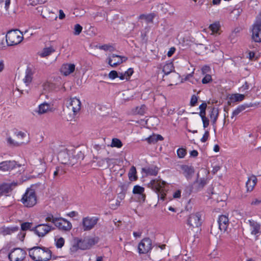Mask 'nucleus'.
<instances>
[{"label": "nucleus", "instance_id": "f257e3e1", "mask_svg": "<svg viewBox=\"0 0 261 261\" xmlns=\"http://www.w3.org/2000/svg\"><path fill=\"white\" fill-rule=\"evenodd\" d=\"M29 254L35 261H47L51 257V251L45 247H34L29 249Z\"/></svg>", "mask_w": 261, "mask_h": 261}, {"label": "nucleus", "instance_id": "f03ea898", "mask_svg": "<svg viewBox=\"0 0 261 261\" xmlns=\"http://www.w3.org/2000/svg\"><path fill=\"white\" fill-rule=\"evenodd\" d=\"M166 184V182L161 179H154L151 180L148 186L158 194L159 199L163 201L166 196L164 190V186Z\"/></svg>", "mask_w": 261, "mask_h": 261}, {"label": "nucleus", "instance_id": "7ed1b4c3", "mask_svg": "<svg viewBox=\"0 0 261 261\" xmlns=\"http://www.w3.org/2000/svg\"><path fill=\"white\" fill-rule=\"evenodd\" d=\"M37 196L34 189L28 188L23 195L21 202L24 206L32 207L36 204Z\"/></svg>", "mask_w": 261, "mask_h": 261}, {"label": "nucleus", "instance_id": "20e7f679", "mask_svg": "<svg viewBox=\"0 0 261 261\" xmlns=\"http://www.w3.org/2000/svg\"><path fill=\"white\" fill-rule=\"evenodd\" d=\"M23 39L22 33L18 30L9 31L6 36L7 45L13 46L20 43Z\"/></svg>", "mask_w": 261, "mask_h": 261}, {"label": "nucleus", "instance_id": "39448f33", "mask_svg": "<svg viewBox=\"0 0 261 261\" xmlns=\"http://www.w3.org/2000/svg\"><path fill=\"white\" fill-rule=\"evenodd\" d=\"M99 218L96 216H87L83 217L80 224L81 229L84 231H90L96 226Z\"/></svg>", "mask_w": 261, "mask_h": 261}, {"label": "nucleus", "instance_id": "423d86ee", "mask_svg": "<svg viewBox=\"0 0 261 261\" xmlns=\"http://www.w3.org/2000/svg\"><path fill=\"white\" fill-rule=\"evenodd\" d=\"M54 229L55 228L49 224L42 223L37 225L31 230L39 237L42 238Z\"/></svg>", "mask_w": 261, "mask_h": 261}, {"label": "nucleus", "instance_id": "0eeeda50", "mask_svg": "<svg viewBox=\"0 0 261 261\" xmlns=\"http://www.w3.org/2000/svg\"><path fill=\"white\" fill-rule=\"evenodd\" d=\"M201 215L200 213L191 214L187 220L189 229L193 230L199 228L201 225Z\"/></svg>", "mask_w": 261, "mask_h": 261}, {"label": "nucleus", "instance_id": "6e6552de", "mask_svg": "<svg viewBox=\"0 0 261 261\" xmlns=\"http://www.w3.org/2000/svg\"><path fill=\"white\" fill-rule=\"evenodd\" d=\"M97 241L98 239L95 238H86L83 240H79L75 245V251H76L78 248L82 250L89 249Z\"/></svg>", "mask_w": 261, "mask_h": 261}, {"label": "nucleus", "instance_id": "1a4fd4ad", "mask_svg": "<svg viewBox=\"0 0 261 261\" xmlns=\"http://www.w3.org/2000/svg\"><path fill=\"white\" fill-rule=\"evenodd\" d=\"M25 251L20 248L13 249L9 254V258L11 261H22L25 258Z\"/></svg>", "mask_w": 261, "mask_h": 261}, {"label": "nucleus", "instance_id": "9d476101", "mask_svg": "<svg viewBox=\"0 0 261 261\" xmlns=\"http://www.w3.org/2000/svg\"><path fill=\"white\" fill-rule=\"evenodd\" d=\"M66 105L69 111L73 112V115H75L80 111L81 108V102L79 99L76 97L71 98L66 101Z\"/></svg>", "mask_w": 261, "mask_h": 261}, {"label": "nucleus", "instance_id": "9b49d317", "mask_svg": "<svg viewBox=\"0 0 261 261\" xmlns=\"http://www.w3.org/2000/svg\"><path fill=\"white\" fill-rule=\"evenodd\" d=\"M152 248L151 240L148 238H144L138 245V251L140 254H145L149 252Z\"/></svg>", "mask_w": 261, "mask_h": 261}, {"label": "nucleus", "instance_id": "f8f14e48", "mask_svg": "<svg viewBox=\"0 0 261 261\" xmlns=\"http://www.w3.org/2000/svg\"><path fill=\"white\" fill-rule=\"evenodd\" d=\"M20 166L14 161H6L0 163V171L3 172L9 171Z\"/></svg>", "mask_w": 261, "mask_h": 261}, {"label": "nucleus", "instance_id": "ddd939ff", "mask_svg": "<svg viewBox=\"0 0 261 261\" xmlns=\"http://www.w3.org/2000/svg\"><path fill=\"white\" fill-rule=\"evenodd\" d=\"M54 225L59 229L64 231H69L72 227L71 223L64 219L58 218Z\"/></svg>", "mask_w": 261, "mask_h": 261}, {"label": "nucleus", "instance_id": "4468645a", "mask_svg": "<svg viewBox=\"0 0 261 261\" xmlns=\"http://www.w3.org/2000/svg\"><path fill=\"white\" fill-rule=\"evenodd\" d=\"M71 151V156L70 165L72 166L77 163L79 161H81L84 158V154L82 151L75 149Z\"/></svg>", "mask_w": 261, "mask_h": 261}, {"label": "nucleus", "instance_id": "2eb2a0df", "mask_svg": "<svg viewBox=\"0 0 261 261\" xmlns=\"http://www.w3.org/2000/svg\"><path fill=\"white\" fill-rule=\"evenodd\" d=\"M144 188L139 185H136L134 187L133 193L134 195H137V198L139 201L144 202L146 198V195L144 193Z\"/></svg>", "mask_w": 261, "mask_h": 261}, {"label": "nucleus", "instance_id": "dca6fc26", "mask_svg": "<svg viewBox=\"0 0 261 261\" xmlns=\"http://www.w3.org/2000/svg\"><path fill=\"white\" fill-rule=\"evenodd\" d=\"M180 169L182 174L188 180L190 179L192 177L195 172L193 167L187 165H181Z\"/></svg>", "mask_w": 261, "mask_h": 261}, {"label": "nucleus", "instance_id": "f3484780", "mask_svg": "<svg viewBox=\"0 0 261 261\" xmlns=\"http://www.w3.org/2000/svg\"><path fill=\"white\" fill-rule=\"evenodd\" d=\"M71 154L70 150L61 151L58 154V160L62 164L70 165Z\"/></svg>", "mask_w": 261, "mask_h": 261}, {"label": "nucleus", "instance_id": "a211bd4d", "mask_svg": "<svg viewBox=\"0 0 261 261\" xmlns=\"http://www.w3.org/2000/svg\"><path fill=\"white\" fill-rule=\"evenodd\" d=\"M126 60L127 58L125 57H121L113 54L109 58V64L112 67H115L122 63L123 61H125Z\"/></svg>", "mask_w": 261, "mask_h": 261}, {"label": "nucleus", "instance_id": "6ab92c4d", "mask_svg": "<svg viewBox=\"0 0 261 261\" xmlns=\"http://www.w3.org/2000/svg\"><path fill=\"white\" fill-rule=\"evenodd\" d=\"M218 224L220 230L221 231H225L229 225V220L226 215H221L218 219Z\"/></svg>", "mask_w": 261, "mask_h": 261}, {"label": "nucleus", "instance_id": "aec40b11", "mask_svg": "<svg viewBox=\"0 0 261 261\" xmlns=\"http://www.w3.org/2000/svg\"><path fill=\"white\" fill-rule=\"evenodd\" d=\"M252 38L256 42H261V25H253Z\"/></svg>", "mask_w": 261, "mask_h": 261}, {"label": "nucleus", "instance_id": "412c9836", "mask_svg": "<svg viewBox=\"0 0 261 261\" xmlns=\"http://www.w3.org/2000/svg\"><path fill=\"white\" fill-rule=\"evenodd\" d=\"M34 74V71L32 67H28L25 71V76L23 79V81L25 86L27 87L31 83L33 76Z\"/></svg>", "mask_w": 261, "mask_h": 261}, {"label": "nucleus", "instance_id": "4be33fe9", "mask_svg": "<svg viewBox=\"0 0 261 261\" xmlns=\"http://www.w3.org/2000/svg\"><path fill=\"white\" fill-rule=\"evenodd\" d=\"M75 70V65L73 64H64L60 69L61 72L64 75L67 76L72 73Z\"/></svg>", "mask_w": 261, "mask_h": 261}, {"label": "nucleus", "instance_id": "5701e85b", "mask_svg": "<svg viewBox=\"0 0 261 261\" xmlns=\"http://www.w3.org/2000/svg\"><path fill=\"white\" fill-rule=\"evenodd\" d=\"M257 181V179L256 176L252 175L250 176H249L246 183L247 191L248 192L252 191L254 189L255 185H256Z\"/></svg>", "mask_w": 261, "mask_h": 261}, {"label": "nucleus", "instance_id": "b1692460", "mask_svg": "<svg viewBox=\"0 0 261 261\" xmlns=\"http://www.w3.org/2000/svg\"><path fill=\"white\" fill-rule=\"evenodd\" d=\"M19 230L18 226L5 227L3 226L0 228V233L3 236L10 235L17 232Z\"/></svg>", "mask_w": 261, "mask_h": 261}, {"label": "nucleus", "instance_id": "393cba45", "mask_svg": "<svg viewBox=\"0 0 261 261\" xmlns=\"http://www.w3.org/2000/svg\"><path fill=\"white\" fill-rule=\"evenodd\" d=\"M250 230L252 234L255 235L260 232V226L254 220H249Z\"/></svg>", "mask_w": 261, "mask_h": 261}, {"label": "nucleus", "instance_id": "a878e982", "mask_svg": "<svg viewBox=\"0 0 261 261\" xmlns=\"http://www.w3.org/2000/svg\"><path fill=\"white\" fill-rule=\"evenodd\" d=\"M219 115V110L217 108H213L210 113V117L212 122V124L214 125L217 121Z\"/></svg>", "mask_w": 261, "mask_h": 261}, {"label": "nucleus", "instance_id": "bb28decb", "mask_svg": "<svg viewBox=\"0 0 261 261\" xmlns=\"http://www.w3.org/2000/svg\"><path fill=\"white\" fill-rule=\"evenodd\" d=\"M163 140V137L160 135L153 134L150 136L149 137L145 139L149 144H155L158 141H162Z\"/></svg>", "mask_w": 261, "mask_h": 261}, {"label": "nucleus", "instance_id": "cd10ccee", "mask_svg": "<svg viewBox=\"0 0 261 261\" xmlns=\"http://www.w3.org/2000/svg\"><path fill=\"white\" fill-rule=\"evenodd\" d=\"M50 110V106L47 103H43L38 107L37 112L39 114L46 113Z\"/></svg>", "mask_w": 261, "mask_h": 261}, {"label": "nucleus", "instance_id": "c85d7f7f", "mask_svg": "<svg viewBox=\"0 0 261 261\" xmlns=\"http://www.w3.org/2000/svg\"><path fill=\"white\" fill-rule=\"evenodd\" d=\"M174 67L172 62H168L163 66V71L165 74L167 75L174 71Z\"/></svg>", "mask_w": 261, "mask_h": 261}, {"label": "nucleus", "instance_id": "c756f323", "mask_svg": "<svg viewBox=\"0 0 261 261\" xmlns=\"http://www.w3.org/2000/svg\"><path fill=\"white\" fill-rule=\"evenodd\" d=\"M11 185L4 184L0 186V195H5L9 193L12 191Z\"/></svg>", "mask_w": 261, "mask_h": 261}, {"label": "nucleus", "instance_id": "7c9ffc66", "mask_svg": "<svg viewBox=\"0 0 261 261\" xmlns=\"http://www.w3.org/2000/svg\"><path fill=\"white\" fill-rule=\"evenodd\" d=\"M129 179L131 181H135L137 179V171L134 166L131 167L128 174Z\"/></svg>", "mask_w": 261, "mask_h": 261}, {"label": "nucleus", "instance_id": "2f4dec72", "mask_svg": "<svg viewBox=\"0 0 261 261\" xmlns=\"http://www.w3.org/2000/svg\"><path fill=\"white\" fill-rule=\"evenodd\" d=\"M144 170L148 175L156 176L158 173L159 168L157 167H152L145 169Z\"/></svg>", "mask_w": 261, "mask_h": 261}, {"label": "nucleus", "instance_id": "473e14b6", "mask_svg": "<svg viewBox=\"0 0 261 261\" xmlns=\"http://www.w3.org/2000/svg\"><path fill=\"white\" fill-rule=\"evenodd\" d=\"M244 98L245 95L244 94L236 93L232 94L230 97V99L233 101H241Z\"/></svg>", "mask_w": 261, "mask_h": 261}, {"label": "nucleus", "instance_id": "72a5a7b5", "mask_svg": "<svg viewBox=\"0 0 261 261\" xmlns=\"http://www.w3.org/2000/svg\"><path fill=\"white\" fill-rule=\"evenodd\" d=\"M54 51H55L54 49L51 47L45 48L39 54V55L41 57H46L49 56V55H50Z\"/></svg>", "mask_w": 261, "mask_h": 261}, {"label": "nucleus", "instance_id": "f704fd0d", "mask_svg": "<svg viewBox=\"0 0 261 261\" xmlns=\"http://www.w3.org/2000/svg\"><path fill=\"white\" fill-rule=\"evenodd\" d=\"M126 193L125 192H119L117 194V197L116 202V206L117 207L120 205L121 202L124 199L125 197Z\"/></svg>", "mask_w": 261, "mask_h": 261}, {"label": "nucleus", "instance_id": "c9c22d12", "mask_svg": "<svg viewBox=\"0 0 261 261\" xmlns=\"http://www.w3.org/2000/svg\"><path fill=\"white\" fill-rule=\"evenodd\" d=\"M146 111V107L145 105H141L140 107H137L135 109L134 113L135 114L143 115L145 114Z\"/></svg>", "mask_w": 261, "mask_h": 261}, {"label": "nucleus", "instance_id": "e433bc0d", "mask_svg": "<svg viewBox=\"0 0 261 261\" xmlns=\"http://www.w3.org/2000/svg\"><path fill=\"white\" fill-rule=\"evenodd\" d=\"M17 141H24L25 143H27L28 142V140L27 139H25V140H23L24 139L27 138V135L25 133L19 132H18L17 135Z\"/></svg>", "mask_w": 261, "mask_h": 261}, {"label": "nucleus", "instance_id": "4c0bfd02", "mask_svg": "<svg viewBox=\"0 0 261 261\" xmlns=\"http://www.w3.org/2000/svg\"><path fill=\"white\" fill-rule=\"evenodd\" d=\"M58 218L54 217L53 215L50 213H47L45 216V220L47 222H51L54 224L57 221Z\"/></svg>", "mask_w": 261, "mask_h": 261}, {"label": "nucleus", "instance_id": "58836bf2", "mask_svg": "<svg viewBox=\"0 0 261 261\" xmlns=\"http://www.w3.org/2000/svg\"><path fill=\"white\" fill-rule=\"evenodd\" d=\"M111 146L113 147L120 148L122 146V143L119 139L114 138L112 141Z\"/></svg>", "mask_w": 261, "mask_h": 261}, {"label": "nucleus", "instance_id": "ea45409f", "mask_svg": "<svg viewBox=\"0 0 261 261\" xmlns=\"http://www.w3.org/2000/svg\"><path fill=\"white\" fill-rule=\"evenodd\" d=\"M129 184L127 182H121L118 186V189L120 190L119 192L126 193Z\"/></svg>", "mask_w": 261, "mask_h": 261}, {"label": "nucleus", "instance_id": "a19ab883", "mask_svg": "<svg viewBox=\"0 0 261 261\" xmlns=\"http://www.w3.org/2000/svg\"><path fill=\"white\" fill-rule=\"evenodd\" d=\"M247 57L251 61H255L258 59V56L254 51H249Z\"/></svg>", "mask_w": 261, "mask_h": 261}, {"label": "nucleus", "instance_id": "79ce46f5", "mask_svg": "<svg viewBox=\"0 0 261 261\" xmlns=\"http://www.w3.org/2000/svg\"><path fill=\"white\" fill-rule=\"evenodd\" d=\"M7 141H8V143L10 144V145H14V146H19L20 145H21L22 144H25V142L24 141H14L12 138H8L7 139Z\"/></svg>", "mask_w": 261, "mask_h": 261}, {"label": "nucleus", "instance_id": "37998d69", "mask_svg": "<svg viewBox=\"0 0 261 261\" xmlns=\"http://www.w3.org/2000/svg\"><path fill=\"white\" fill-rule=\"evenodd\" d=\"M139 18L141 19H145L148 22H151L153 21V16L152 15H144L142 14L139 16Z\"/></svg>", "mask_w": 261, "mask_h": 261}, {"label": "nucleus", "instance_id": "c03bdc74", "mask_svg": "<svg viewBox=\"0 0 261 261\" xmlns=\"http://www.w3.org/2000/svg\"><path fill=\"white\" fill-rule=\"evenodd\" d=\"M242 12L241 10L239 9H234L231 11L230 14L231 15V17L234 19H237L239 16L240 15Z\"/></svg>", "mask_w": 261, "mask_h": 261}, {"label": "nucleus", "instance_id": "a18cd8bd", "mask_svg": "<svg viewBox=\"0 0 261 261\" xmlns=\"http://www.w3.org/2000/svg\"><path fill=\"white\" fill-rule=\"evenodd\" d=\"M83 30L82 27L79 24H76L74 27L73 34L74 35H79Z\"/></svg>", "mask_w": 261, "mask_h": 261}, {"label": "nucleus", "instance_id": "49530a36", "mask_svg": "<svg viewBox=\"0 0 261 261\" xmlns=\"http://www.w3.org/2000/svg\"><path fill=\"white\" fill-rule=\"evenodd\" d=\"M209 28L213 33H217L219 29V24L217 23H213L210 25Z\"/></svg>", "mask_w": 261, "mask_h": 261}, {"label": "nucleus", "instance_id": "de8ad7c7", "mask_svg": "<svg viewBox=\"0 0 261 261\" xmlns=\"http://www.w3.org/2000/svg\"><path fill=\"white\" fill-rule=\"evenodd\" d=\"M186 150L181 148H179L177 150V156H178V158H183L185 157V155L186 154Z\"/></svg>", "mask_w": 261, "mask_h": 261}, {"label": "nucleus", "instance_id": "09e8293b", "mask_svg": "<svg viewBox=\"0 0 261 261\" xmlns=\"http://www.w3.org/2000/svg\"><path fill=\"white\" fill-rule=\"evenodd\" d=\"M32 225V223H29V222L22 223L21 224V230H22L23 231L27 230L28 229H30Z\"/></svg>", "mask_w": 261, "mask_h": 261}, {"label": "nucleus", "instance_id": "8fccbe9b", "mask_svg": "<svg viewBox=\"0 0 261 261\" xmlns=\"http://www.w3.org/2000/svg\"><path fill=\"white\" fill-rule=\"evenodd\" d=\"M109 161V159H99L97 162V165L99 167H106V162L108 163Z\"/></svg>", "mask_w": 261, "mask_h": 261}, {"label": "nucleus", "instance_id": "3c124183", "mask_svg": "<svg viewBox=\"0 0 261 261\" xmlns=\"http://www.w3.org/2000/svg\"><path fill=\"white\" fill-rule=\"evenodd\" d=\"M64 239L63 238H60L56 240V245L57 248H61L64 244Z\"/></svg>", "mask_w": 261, "mask_h": 261}, {"label": "nucleus", "instance_id": "603ef678", "mask_svg": "<svg viewBox=\"0 0 261 261\" xmlns=\"http://www.w3.org/2000/svg\"><path fill=\"white\" fill-rule=\"evenodd\" d=\"M212 81V76L210 74H206L202 80V83L203 84H206Z\"/></svg>", "mask_w": 261, "mask_h": 261}, {"label": "nucleus", "instance_id": "864d4df0", "mask_svg": "<svg viewBox=\"0 0 261 261\" xmlns=\"http://www.w3.org/2000/svg\"><path fill=\"white\" fill-rule=\"evenodd\" d=\"M196 182L198 184V189H202L206 184V180L204 178H200Z\"/></svg>", "mask_w": 261, "mask_h": 261}, {"label": "nucleus", "instance_id": "5fc2aeb1", "mask_svg": "<svg viewBox=\"0 0 261 261\" xmlns=\"http://www.w3.org/2000/svg\"><path fill=\"white\" fill-rule=\"evenodd\" d=\"M133 72L134 70L133 68H130L128 69L124 73H123L126 77V80H128L129 79L130 76L133 74Z\"/></svg>", "mask_w": 261, "mask_h": 261}, {"label": "nucleus", "instance_id": "6e6d98bb", "mask_svg": "<svg viewBox=\"0 0 261 261\" xmlns=\"http://www.w3.org/2000/svg\"><path fill=\"white\" fill-rule=\"evenodd\" d=\"M198 97L195 95H193L190 100V105L193 107L196 105L197 102Z\"/></svg>", "mask_w": 261, "mask_h": 261}, {"label": "nucleus", "instance_id": "4d7b16f0", "mask_svg": "<svg viewBox=\"0 0 261 261\" xmlns=\"http://www.w3.org/2000/svg\"><path fill=\"white\" fill-rule=\"evenodd\" d=\"M118 76V73L116 71L112 70L109 74L110 79H114Z\"/></svg>", "mask_w": 261, "mask_h": 261}, {"label": "nucleus", "instance_id": "13d9d810", "mask_svg": "<svg viewBox=\"0 0 261 261\" xmlns=\"http://www.w3.org/2000/svg\"><path fill=\"white\" fill-rule=\"evenodd\" d=\"M252 106V105L244 104L238 107L239 110L241 112L245 110L246 108H249Z\"/></svg>", "mask_w": 261, "mask_h": 261}, {"label": "nucleus", "instance_id": "bf43d9fd", "mask_svg": "<svg viewBox=\"0 0 261 261\" xmlns=\"http://www.w3.org/2000/svg\"><path fill=\"white\" fill-rule=\"evenodd\" d=\"M99 48L100 49L106 50V51L109 50H112L113 47L111 45L106 44V45H103L99 46Z\"/></svg>", "mask_w": 261, "mask_h": 261}, {"label": "nucleus", "instance_id": "052dcab7", "mask_svg": "<svg viewBox=\"0 0 261 261\" xmlns=\"http://www.w3.org/2000/svg\"><path fill=\"white\" fill-rule=\"evenodd\" d=\"M249 89V84L247 82H245V83L240 88V90L242 92H243L245 90H247Z\"/></svg>", "mask_w": 261, "mask_h": 261}, {"label": "nucleus", "instance_id": "680f3d73", "mask_svg": "<svg viewBox=\"0 0 261 261\" xmlns=\"http://www.w3.org/2000/svg\"><path fill=\"white\" fill-rule=\"evenodd\" d=\"M209 137V132L207 130L205 132L204 135H203V137L201 139V141L202 142H205L207 141L208 139V138Z\"/></svg>", "mask_w": 261, "mask_h": 261}, {"label": "nucleus", "instance_id": "e2e57ef3", "mask_svg": "<svg viewBox=\"0 0 261 261\" xmlns=\"http://www.w3.org/2000/svg\"><path fill=\"white\" fill-rule=\"evenodd\" d=\"M203 122V125L204 128L207 127L209 125V120L206 117L201 118Z\"/></svg>", "mask_w": 261, "mask_h": 261}, {"label": "nucleus", "instance_id": "0e129e2a", "mask_svg": "<svg viewBox=\"0 0 261 261\" xmlns=\"http://www.w3.org/2000/svg\"><path fill=\"white\" fill-rule=\"evenodd\" d=\"M261 203V199H254L252 200L250 204L251 205H258Z\"/></svg>", "mask_w": 261, "mask_h": 261}, {"label": "nucleus", "instance_id": "69168bd1", "mask_svg": "<svg viewBox=\"0 0 261 261\" xmlns=\"http://www.w3.org/2000/svg\"><path fill=\"white\" fill-rule=\"evenodd\" d=\"M254 25H261V11L256 17V22Z\"/></svg>", "mask_w": 261, "mask_h": 261}, {"label": "nucleus", "instance_id": "338daca9", "mask_svg": "<svg viewBox=\"0 0 261 261\" xmlns=\"http://www.w3.org/2000/svg\"><path fill=\"white\" fill-rule=\"evenodd\" d=\"M62 171L59 167H57L56 170L54 172V177L55 178L59 174H61Z\"/></svg>", "mask_w": 261, "mask_h": 261}, {"label": "nucleus", "instance_id": "774afa93", "mask_svg": "<svg viewBox=\"0 0 261 261\" xmlns=\"http://www.w3.org/2000/svg\"><path fill=\"white\" fill-rule=\"evenodd\" d=\"M40 166L42 167L41 168V172H43L45 170V168H46L45 163L44 161V159H40Z\"/></svg>", "mask_w": 261, "mask_h": 261}]
</instances>
